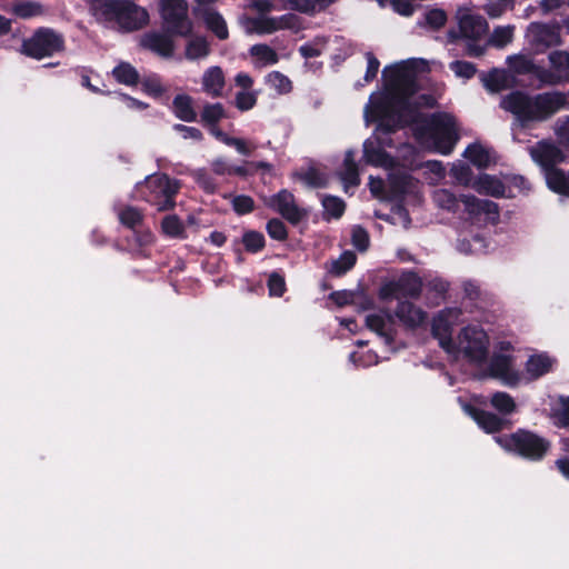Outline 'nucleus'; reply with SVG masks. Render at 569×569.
I'll return each instance as SVG.
<instances>
[{
  "label": "nucleus",
  "mask_w": 569,
  "mask_h": 569,
  "mask_svg": "<svg viewBox=\"0 0 569 569\" xmlns=\"http://www.w3.org/2000/svg\"><path fill=\"white\" fill-rule=\"evenodd\" d=\"M423 64L421 59H408L383 69V90L373 92L365 108L366 121L378 123L375 136L363 143V158L368 163L386 169L395 166L393 159L383 151V147L391 146L383 136L402 127L395 100L403 90H410L415 69Z\"/></svg>",
  "instance_id": "1"
},
{
  "label": "nucleus",
  "mask_w": 569,
  "mask_h": 569,
  "mask_svg": "<svg viewBox=\"0 0 569 569\" xmlns=\"http://www.w3.org/2000/svg\"><path fill=\"white\" fill-rule=\"evenodd\" d=\"M415 69L410 90H403L395 100L397 111L402 119V127L412 126V131L418 143L432 152L443 156L450 154L459 141V126L453 114L449 112H436L423 117L418 108L432 107L435 99L429 94H417V77L428 70V63Z\"/></svg>",
  "instance_id": "2"
},
{
  "label": "nucleus",
  "mask_w": 569,
  "mask_h": 569,
  "mask_svg": "<svg viewBox=\"0 0 569 569\" xmlns=\"http://www.w3.org/2000/svg\"><path fill=\"white\" fill-rule=\"evenodd\" d=\"M501 108L511 112L520 126L530 122H542L567 107V94L562 91H547L529 96L512 92L501 100Z\"/></svg>",
  "instance_id": "3"
},
{
  "label": "nucleus",
  "mask_w": 569,
  "mask_h": 569,
  "mask_svg": "<svg viewBox=\"0 0 569 569\" xmlns=\"http://www.w3.org/2000/svg\"><path fill=\"white\" fill-rule=\"evenodd\" d=\"M530 156L541 167L548 188L556 193L569 196V172L556 168L557 163L563 161L562 151L553 143L540 141L530 148Z\"/></svg>",
  "instance_id": "4"
},
{
  "label": "nucleus",
  "mask_w": 569,
  "mask_h": 569,
  "mask_svg": "<svg viewBox=\"0 0 569 569\" xmlns=\"http://www.w3.org/2000/svg\"><path fill=\"white\" fill-rule=\"evenodd\" d=\"M490 340L488 333L479 325L462 327L452 342V350L447 353L453 358H463L475 366L483 365L489 355Z\"/></svg>",
  "instance_id": "5"
},
{
  "label": "nucleus",
  "mask_w": 569,
  "mask_h": 569,
  "mask_svg": "<svg viewBox=\"0 0 569 569\" xmlns=\"http://www.w3.org/2000/svg\"><path fill=\"white\" fill-rule=\"evenodd\" d=\"M94 10L98 17L113 20L128 31L141 29L149 22L148 11L130 0H101Z\"/></svg>",
  "instance_id": "6"
},
{
  "label": "nucleus",
  "mask_w": 569,
  "mask_h": 569,
  "mask_svg": "<svg viewBox=\"0 0 569 569\" xmlns=\"http://www.w3.org/2000/svg\"><path fill=\"white\" fill-rule=\"evenodd\" d=\"M456 19L460 37L467 41L468 54L472 57L481 56L487 48V44L479 42L489 29L486 19L467 6L457 9Z\"/></svg>",
  "instance_id": "7"
},
{
  "label": "nucleus",
  "mask_w": 569,
  "mask_h": 569,
  "mask_svg": "<svg viewBox=\"0 0 569 569\" xmlns=\"http://www.w3.org/2000/svg\"><path fill=\"white\" fill-rule=\"evenodd\" d=\"M495 440L506 451L515 452L530 460L542 459L550 447L546 439L526 430H519L512 435L498 436Z\"/></svg>",
  "instance_id": "8"
},
{
  "label": "nucleus",
  "mask_w": 569,
  "mask_h": 569,
  "mask_svg": "<svg viewBox=\"0 0 569 569\" xmlns=\"http://www.w3.org/2000/svg\"><path fill=\"white\" fill-rule=\"evenodd\" d=\"M137 189L146 201L163 211L173 208L179 183L166 174H152L139 183Z\"/></svg>",
  "instance_id": "9"
},
{
  "label": "nucleus",
  "mask_w": 569,
  "mask_h": 569,
  "mask_svg": "<svg viewBox=\"0 0 569 569\" xmlns=\"http://www.w3.org/2000/svg\"><path fill=\"white\" fill-rule=\"evenodd\" d=\"M512 351L513 347L509 341L498 342L487 373L508 387H516L522 381V375L515 369Z\"/></svg>",
  "instance_id": "10"
},
{
  "label": "nucleus",
  "mask_w": 569,
  "mask_h": 569,
  "mask_svg": "<svg viewBox=\"0 0 569 569\" xmlns=\"http://www.w3.org/2000/svg\"><path fill=\"white\" fill-rule=\"evenodd\" d=\"M163 28L171 34L187 37L192 31L184 0H159Z\"/></svg>",
  "instance_id": "11"
},
{
  "label": "nucleus",
  "mask_w": 569,
  "mask_h": 569,
  "mask_svg": "<svg viewBox=\"0 0 569 569\" xmlns=\"http://www.w3.org/2000/svg\"><path fill=\"white\" fill-rule=\"evenodd\" d=\"M247 33L269 34L280 30L298 31L301 28L300 18L293 13H286L281 17L251 18L243 21Z\"/></svg>",
  "instance_id": "12"
},
{
  "label": "nucleus",
  "mask_w": 569,
  "mask_h": 569,
  "mask_svg": "<svg viewBox=\"0 0 569 569\" xmlns=\"http://www.w3.org/2000/svg\"><path fill=\"white\" fill-rule=\"evenodd\" d=\"M62 46L63 40L60 34L49 29H42L23 41L22 51L34 59H42L60 51Z\"/></svg>",
  "instance_id": "13"
},
{
  "label": "nucleus",
  "mask_w": 569,
  "mask_h": 569,
  "mask_svg": "<svg viewBox=\"0 0 569 569\" xmlns=\"http://www.w3.org/2000/svg\"><path fill=\"white\" fill-rule=\"evenodd\" d=\"M526 40L533 53H543L548 48L561 44L560 30L556 26L532 22L527 28Z\"/></svg>",
  "instance_id": "14"
},
{
  "label": "nucleus",
  "mask_w": 569,
  "mask_h": 569,
  "mask_svg": "<svg viewBox=\"0 0 569 569\" xmlns=\"http://www.w3.org/2000/svg\"><path fill=\"white\" fill-rule=\"evenodd\" d=\"M550 68L538 70V81L542 86H558L569 81V52L555 50L548 54Z\"/></svg>",
  "instance_id": "15"
},
{
  "label": "nucleus",
  "mask_w": 569,
  "mask_h": 569,
  "mask_svg": "<svg viewBox=\"0 0 569 569\" xmlns=\"http://www.w3.org/2000/svg\"><path fill=\"white\" fill-rule=\"evenodd\" d=\"M461 311L458 308H446L438 312L431 325L432 336L438 340L439 346L447 352L452 350V330L459 322Z\"/></svg>",
  "instance_id": "16"
},
{
  "label": "nucleus",
  "mask_w": 569,
  "mask_h": 569,
  "mask_svg": "<svg viewBox=\"0 0 569 569\" xmlns=\"http://www.w3.org/2000/svg\"><path fill=\"white\" fill-rule=\"evenodd\" d=\"M263 203L293 224L301 221L307 214V211L297 204L295 196L286 189L270 197H264Z\"/></svg>",
  "instance_id": "17"
},
{
  "label": "nucleus",
  "mask_w": 569,
  "mask_h": 569,
  "mask_svg": "<svg viewBox=\"0 0 569 569\" xmlns=\"http://www.w3.org/2000/svg\"><path fill=\"white\" fill-rule=\"evenodd\" d=\"M421 291V280L413 272L402 273L398 279L390 280L380 288L382 299H400L416 297Z\"/></svg>",
  "instance_id": "18"
},
{
  "label": "nucleus",
  "mask_w": 569,
  "mask_h": 569,
  "mask_svg": "<svg viewBox=\"0 0 569 569\" xmlns=\"http://www.w3.org/2000/svg\"><path fill=\"white\" fill-rule=\"evenodd\" d=\"M461 203L470 218L495 222L498 219V206L490 200H480L475 196H461Z\"/></svg>",
  "instance_id": "19"
},
{
  "label": "nucleus",
  "mask_w": 569,
  "mask_h": 569,
  "mask_svg": "<svg viewBox=\"0 0 569 569\" xmlns=\"http://www.w3.org/2000/svg\"><path fill=\"white\" fill-rule=\"evenodd\" d=\"M366 323L368 328L381 337L387 345L392 342L393 320L389 313L383 311L370 313L366 317Z\"/></svg>",
  "instance_id": "20"
},
{
  "label": "nucleus",
  "mask_w": 569,
  "mask_h": 569,
  "mask_svg": "<svg viewBox=\"0 0 569 569\" xmlns=\"http://www.w3.org/2000/svg\"><path fill=\"white\" fill-rule=\"evenodd\" d=\"M555 360L549 355L541 352L530 356L526 362L522 380H535L551 371Z\"/></svg>",
  "instance_id": "21"
},
{
  "label": "nucleus",
  "mask_w": 569,
  "mask_h": 569,
  "mask_svg": "<svg viewBox=\"0 0 569 569\" xmlns=\"http://www.w3.org/2000/svg\"><path fill=\"white\" fill-rule=\"evenodd\" d=\"M140 43L162 57H171L173 53V42L169 36L159 32H149L141 37Z\"/></svg>",
  "instance_id": "22"
},
{
  "label": "nucleus",
  "mask_w": 569,
  "mask_h": 569,
  "mask_svg": "<svg viewBox=\"0 0 569 569\" xmlns=\"http://www.w3.org/2000/svg\"><path fill=\"white\" fill-rule=\"evenodd\" d=\"M396 316L408 328H418L426 322L427 313L409 301L399 303Z\"/></svg>",
  "instance_id": "23"
},
{
  "label": "nucleus",
  "mask_w": 569,
  "mask_h": 569,
  "mask_svg": "<svg viewBox=\"0 0 569 569\" xmlns=\"http://www.w3.org/2000/svg\"><path fill=\"white\" fill-rule=\"evenodd\" d=\"M199 16L204 22L206 28L212 32L218 39L226 40L229 37L227 21L221 13L212 8L199 10Z\"/></svg>",
  "instance_id": "24"
},
{
  "label": "nucleus",
  "mask_w": 569,
  "mask_h": 569,
  "mask_svg": "<svg viewBox=\"0 0 569 569\" xmlns=\"http://www.w3.org/2000/svg\"><path fill=\"white\" fill-rule=\"evenodd\" d=\"M202 90L211 96L219 97L224 88V74L220 67L212 66L202 74Z\"/></svg>",
  "instance_id": "25"
},
{
  "label": "nucleus",
  "mask_w": 569,
  "mask_h": 569,
  "mask_svg": "<svg viewBox=\"0 0 569 569\" xmlns=\"http://www.w3.org/2000/svg\"><path fill=\"white\" fill-rule=\"evenodd\" d=\"M471 188L479 193L492 197H501L506 192L505 183L499 178L486 173L473 179Z\"/></svg>",
  "instance_id": "26"
},
{
  "label": "nucleus",
  "mask_w": 569,
  "mask_h": 569,
  "mask_svg": "<svg viewBox=\"0 0 569 569\" xmlns=\"http://www.w3.org/2000/svg\"><path fill=\"white\" fill-rule=\"evenodd\" d=\"M463 409L487 433L497 432L502 428V420L491 412L478 410L467 405L463 406Z\"/></svg>",
  "instance_id": "27"
},
{
  "label": "nucleus",
  "mask_w": 569,
  "mask_h": 569,
  "mask_svg": "<svg viewBox=\"0 0 569 569\" xmlns=\"http://www.w3.org/2000/svg\"><path fill=\"white\" fill-rule=\"evenodd\" d=\"M465 158L478 168H487L493 162L492 151L481 143L475 142L467 147Z\"/></svg>",
  "instance_id": "28"
},
{
  "label": "nucleus",
  "mask_w": 569,
  "mask_h": 569,
  "mask_svg": "<svg viewBox=\"0 0 569 569\" xmlns=\"http://www.w3.org/2000/svg\"><path fill=\"white\" fill-rule=\"evenodd\" d=\"M509 68L519 74L531 73L538 80V70H541V66H537L535 60L529 54H513L507 58Z\"/></svg>",
  "instance_id": "29"
},
{
  "label": "nucleus",
  "mask_w": 569,
  "mask_h": 569,
  "mask_svg": "<svg viewBox=\"0 0 569 569\" xmlns=\"http://www.w3.org/2000/svg\"><path fill=\"white\" fill-rule=\"evenodd\" d=\"M249 52L252 58V64L256 68H264L279 61L278 53L268 44H254L250 48Z\"/></svg>",
  "instance_id": "30"
},
{
  "label": "nucleus",
  "mask_w": 569,
  "mask_h": 569,
  "mask_svg": "<svg viewBox=\"0 0 569 569\" xmlns=\"http://www.w3.org/2000/svg\"><path fill=\"white\" fill-rule=\"evenodd\" d=\"M432 201L439 210L456 213L461 203V197L457 198L453 192L448 189L440 188L432 192Z\"/></svg>",
  "instance_id": "31"
},
{
  "label": "nucleus",
  "mask_w": 569,
  "mask_h": 569,
  "mask_svg": "<svg viewBox=\"0 0 569 569\" xmlns=\"http://www.w3.org/2000/svg\"><path fill=\"white\" fill-rule=\"evenodd\" d=\"M340 177L346 192H348L350 187H356L360 182L358 167L355 162V152L351 150L347 151L345 154Z\"/></svg>",
  "instance_id": "32"
},
{
  "label": "nucleus",
  "mask_w": 569,
  "mask_h": 569,
  "mask_svg": "<svg viewBox=\"0 0 569 569\" xmlns=\"http://www.w3.org/2000/svg\"><path fill=\"white\" fill-rule=\"evenodd\" d=\"M210 44L206 37L197 36L191 37L184 49V56L188 60H201L206 59L210 54Z\"/></svg>",
  "instance_id": "33"
},
{
  "label": "nucleus",
  "mask_w": 569,
  "mask_h": 569,
  "mask_svg": "<svg viewBox=\"0 0 569 569\" xmlns=\"http://www.w3.org/2000/svg\"><path fill=\"white\" fill-rule=\"evenodd\" d=\"M172 110L177 118L182 121L191 122L197 113L192 106V98L188 94H178L172 102Z\"/></svg>",
  "instance_id": "34"
},
{
  "label": "nucleus",
  "mask_w": 569,
  "mask_h": 569,
  "mask_svg": "<svg viewBox=\"0 0 569 569\" xmlns=\"http://www.w3.org/2000/svg\"><path fill=\"white\" fill-rule=\"evenodd\" d=\"M112 76L117 82L128 87L136 86L139 82L137 69L128 62L118 63L112 70Z\"/></svg>",
  "instance_id": "35"
},
{
  "label": "nucleus",
  "mask_w": 569,
  "mask_h": 569,
  "mask_svg": "<svg viewBox=\"0 0 569 569\" xmlns=\"http://www.w3.org/2000/svg\"><path fill=\"white\" fill-rule=\"evenodd\" d=\"M295 177L305 186L311 188H321L327 184V176L316 168H308L296 172Z\"/></svg>",
  "instance_id": "36"
},
{
  "label": "nucleus",
  "mask_w": 569,
  "mask_h": 569,
  "mask_svg": "<svg viewBox=\"0 0 569 569\" xmlns=\"http://www.w3.org/2000/svg\"><path fill=\"white\" fill-rule=\"evenodd\" d=\"M264 83L278 94H287L292 90L291 80L279 71H271L264 77Z\"/></svg>",
  "instance_id": "37"
},
{
  "label": "nucleus",
  "mask_w": 569,
  "mask_h": 569,
  "mask_svg": "<svg viewBox=\"0 0 569 569\" xmlns=\"http://www.w3.org/2000/svg\"><path fill=\"white\" fill-rule=\"evenodd\" d=\"M513 34H515L513 26H511V24L498 26L491 32L487 44H490L496 48H505L507 44L512 42Z\"/></svg>",
  "instance_id": "38"
},
{
  "label": "nucleus",
  "mask_w": 569,
  "mask_h": 569,
  "mask_svg": "<svg viewBox=\"0 0 569 569\" xmlns=\"http://www.w3.org/2000/svg\"><path fill=\"white\" fill-rule=\"evenodd\" d=\"M360 350H357L349 356V360L358 368H366L378 363V356L371 350H365V341H357Z\"/></svg>",
  "instance_id": "39"
},
{
  "label": "nucleus",
  "mask_w": 569,
  "mask_h": 569,
  "mask_svg": "<svg viewBox=\"0 0 569 569\" xmlns=\"http://www.w3.org/2000/svg\"><path fill=\"white\" fill-rule=\"evenodd\" d=\"M555 423L559 427H569V396H561L551 409Z\"/></svg>",
  "instance_id": "40"
},
{
  "label": "nucleus",
  "mask_w": 569,
  "mask_h": 569,
  "mask_svg": "<svg viewBox=\"0 0 569 569\" xmlns=\"http://www.w3.org/2000/svg\"><path fill=\"white\" fill-rule=\"evenodd\" d=\"M491 406L502 415H510L516 410L513 398L502 391H498L491 396Z\"/></svg>",
  "instance_id": "41"
},
{
  "label": "nucleus",
  "mask_w": 569,
  "mask_h": 569,
  "mask_svg": "<svg viewBox=\"0 0 569 569\" xmlns=\"http://www.w3.org/2000/svg\"><path fill=\"white\" fill-rule=\"evenodd\" d=\"M483 86L491 92H498L506 87L507 74L502 70H492L482 77Z\"/></svg>",
  "instance_id": "42"
},
{
  "label": "nucleus",
  "mask_w": 569,
  "mask_h": 569,
  "mask_svg": "<svg viewBox=\"0 0 569 569\" xmlns=\"http://www.w3.org/2000/svg\"><path fill=\"white\" fill-rule=\"evenodd\" d=\"M322 207L328 219L340 218L345 211V202L335 196H325L322 198Z\"/></svg>",
  "instance_id": "43"
},
{
  "label": "nucleus",
  "mask_w": 569,
  "mask_h": 569,
  "mask_svg": "<svg viewBox=\"0 0 569 569\" xmlns=\"http://www.w3.org/2000/svg\"><path fill=\"white\" fill-rule=\"evenodd\" d=\"M13 13L22 19H29L42 13V7L38 2L21 1L12 7Z\"/></svg>",
  "instance_id": "44"
},
{
  "label": "nucleus",
  "mask_w": 569,
  "mask_h": 569,
  "mask_svg": "<svg viewBox=\"0 0 569 569\" xmlns=\"http://www.w3.org/2000/svg\"><path fill=\"white\" fill-rule=\"evenodd\" d=\"M356 262V254L351 251L343 252L337 260L332 261L330 272L341 276L350 270Z\"/></svg>",
  "instance_id": "45"
},
{
  "label": "nucleus",
  "mask_w": 569,
  "mask_h": 569,
  "mask_svg": "<svg viewBox=\"0 0 569 569\" xmlns=\"http://www.w3.org/2000/svg\"><path fill=\"white\" fill-rule=\"evenodd\" d=\"M458 250L465 254H478L486 252L488 243L481 236L472 237V247H467V239L459 240L457 244Z\"/></svg>",
  "instance_id": "46"
},
{
  "label": "nucleus",
  "mask_w": 569,
  "mask_h": 569,
  "mask_svg": "<svg viewBox=\"0 0 569 569\" xmlns=\"http://www.w3.org/2000/svg\"><path fill=\"white\" fill-rule=\"evenodd\" d=\"M142 90L150 97L158 98L164 92V87L157 74L146 76L141 80Z\"/></svg>",
  "instance_id": "47"
},
{
  "label": "nucleus",
  "mask_w": 569,
  "mask_h": 569,
  "mask_svg": "<svg viewBox=\"0 0 569 569\" xmlns=\"http://www.w3.org/2000/svg\"><path fill=\"white\" fill-rule=\"evenodd\" d=\"M162 230L163 232L172 238H182L183 237V224L177 216H167L162 220Z\"/></svg>",
  "instance_id": "48"
},
{
  "label": "nucleus",
  "mask_w": 569,
  "mask_h": 569,
  "mask_svg": "<svg viewBox=\"0 0 569 569\" xmlns=\"http://www.w3.org/2000/svg\"><path fill=\"white\" fill-rule=\"evenodd\" d=\"M381 8L391 7L402 16H411L415 11L413 0H377Z\"/></svg>",
  "instance_id": "49"
},
{
  "label": "nucleus",
  "mask_w": 569,
  "mask_h": 569,
  "mask_svg": "<svg viewBox=\"0 0 569 569\" xmlns=\"http://www.w3.org/2000/svg\"><path fill=\"white\" fill-rule=\"evenodd\" d=\"M118 217L122 224L132 229L136 228L142 220L141 212L132 207H127L120 210Z\"/></svg>",
  "instance_id": "50"
},
{
  "label": "nucleus",
  "mask_w": 569,
  "mask_h": 569,
  "mask_svg": "<svg viewBox=\"0 0 569 569\" xmlns=\"http://www.w3.org/2000/svg\"><path fill=\"white\" fill-rule=\"evenodd\" d=\"M326 47V40L323 38H317L311 42L305 43L299 48V52L306 59L315 58L320 56Z\"/></svg>",
  "instance_id": "51"
},
{
  "label": "nucleus",
  "mask_w": 569,
  "mask_h": 569,
  "mask_svg": "<svg viewBox=\"0 0 569 569\" xmlns=\"http://www.w3.org/2000/svg\"><path fill=\"white\" fill-rule=\"evenodd\" d=\"M284 10H295L301 13H313L311 0H277Z\"/></svg>",
  "instance_id": "52"
},
{
  "label": "nucleus",
  "mask_w": 569,
  "mask_h": 569,
  "mask_svg": "<svg viewBox=\"0 0 569 569\" xmlns=\"http://www.w3.org/2000/svg\"><path fill=\"white\" fill-rule=\"evenodd\" d=\"M450 70L456 74L458 78L462 79H470L476 73V67L468 61H452L449 64Z\"/></svg>",
  "instance_id": "53"
},
{
  "label": "nucleus",
  "mask_w": 569,
  "mask_h": 569,
  "mask_svg": "<svg viewBox=\"0 0 569 569\" xmlns=\"http://www.w3.org/2000/svg\"><path fill=\"white\" fill-rule=\"evenodd\" d=\"M553 132L560 143L569 146V116L558 118L555 121Z\"/></svg>",
  "instance_id": "54"
},
{
  "label": "nucleus",
  "mask_w": 569,
  "mask_h": 569,
  "mask_svg": "<svg viewBox=\"0 0 569 569\" xmlns=\"http://www.w3.org/2000/svg\"><path fill=\"white\" fill-rule=\"evenodd\" d=\"M223 117L224 111L220 103L208 104L202 111V120L209 124H214Z\"/></svg>",
  "instance_id": "55"
},
{
  "label": "nucleus",
  "mask_w": 569,
  "mask_h": 569,
  "mask_svg": "<svg viewBox=\"0 0 569 569\" xmlns=\"http://www.w3.org/2000/svg\"><path fill=\"white\" fill-rule=\"evenodd\" d=\"M243 244L248 251L257 252L263 248L264 239L259 232L249 231L243 234Z\"/></svg>",
  "instance_id": "56"
},
{
  "label": "nucleus",
  "mask_w": 569,
  "mask_h": 569,
  "mask_svg": "<svg viewBox=\"0 0 569 569\" xmlns=\"http://www.w3.org/2000/svg\"><path fill=\"white\" fill-rule=\"evenodd\" d=\"M426 174H429L428 179L430 183H437L445 178L446 169L440 161H428L425 163Z\"/></svg>",
  "instance_id": "57"
},
{
  "label": "nucleus",
  "mask_w": 569,
  "mask_h": 569,
  "mask_svg": "<svg viewBox=\"0 0 569 569\" xmlns=\"http://www.w3.org/2000/svg\"><path fill=\"white\" fill-rule=\"evenodd\" d=\"M451 176L463 186L471 188L473 179L470 178V169L463 163H455L450 170Z\"/></svg>",
  "instance_id": "58"
},
{
  "label": "nucleus",
  "mask_w": 569,
  "mask_h": 569,
  "mask_svg": "<svg viewBox=\"0 0 569 569\" xmlns=\"http://www.w3.org/2000/svg\"><path fill=\"white\" fill-rule=\"evenodd\" d=\"M232 208L238 214H246L253 210L254 202L249 196H236L231 200Z\"/></svg>",
  "instance_id": "59"
},
{
  "label": "nucleus",
  "mask_w": 569,
  "mask_h": 569,
  "mask_svg": "<svg viewBox=\"0 0 569 569\" xmlns=\"http://www.w3.org/2000/svg\"><path fill=\"white\" fill-rule=\"evenodd\" d=\"M386 220L393 224H399L403 228H408L411 222L408 211L402 206H396L392 209L391 214L386 218Z\"/></svg>",
  "instance_id": "60"
},
{
  "label": "nucleus",
  "mask_w": 569,
  "mask_h": 569,
  "mask_svg": "<svg viewBox=\"0 0 569 569\" xmlns=\"http://www.w3.org/2000/svg\"><path fill=\"white\" fill-rule=\"evenodd\" d=\"M426 23L432 29H439L445 26L447 14L442 9H431L425 16Z\"/></svg>",
  "instance_id": "61"
},
{
  "label": "nucleus",
  "mask_w": 569,
  "mask_h": 569,
  "mask_svg": "<svg viewBox=\"0 0 569 569\" xmlns=\"http://www.w3.org/2000/svg\"><path fill=\"white\" fill-rule=\"evenodd\" d=\"M269 295L272 297H281L286 290V282L279 273H271L268 279Z\"/></svg>",
  "instance_id": "62"
},
{
  "label": "nucleus",
  "mask_w": 569,
  "mask_h": 569,
  "mask_svg": "<svg viewBox=\"0 0 569 569\" xmlns=\"http://www.w3.org/2000/svg\"><path fill=\"white\" fill-rule=\"evenodd\" d=\"M257 102V96L250 91H241L236 96V106L242 111L250 110Z\"/></svg>",
  "instance_id": "63"
},
{
  "label": "nucleus",
  "mask_w": 569,
  "mask_h": 569,
  "mask_svg": "<svg viewBox=\"0 0 569 569\" xmlns=\"http://www.w3.org/2000/svg\"><path fill=\"white\" fill-rule=\"evenodd\" d=\"M352 244L360 251H365L369 246L367 231L361 227H355L351 233Z\"/></svg>",
  "instance_id": "64"
}]
</instances>
